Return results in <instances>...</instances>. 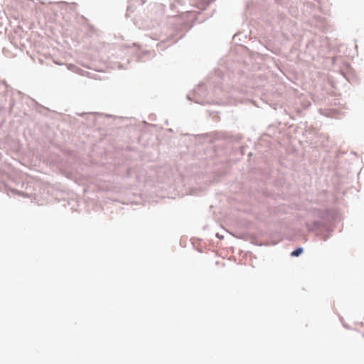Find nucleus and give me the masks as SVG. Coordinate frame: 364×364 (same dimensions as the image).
<instances>
[{
  "mask_svg": "<svg viewBox=\"0 0 364 364\" xmlns=\"http://www.w3.org/2000/svg\"><path fill=\"white\" fill-rule=\"evenodd\" d=\"M335 220H336V217L333 218H331V220H329L326 223L323 224L322 225V229H321V232H325L326 233V235H328L330 236L331 234L333 232L334 228H335Z\"/></svg>",
  "mask_w": 364,
  "mask_h": 364,
  "instance_id": "39448f33",
  "label": "nucleus"
},
{
  "mask_svg": "<svg viewBox=\"0 0 364 364\" xmlns=\"http://www.w3.org/2000/svg\"><path fill=\"white\" fill-rule=\"evenodd\" d=\"M138 60L141 61L142 60V57L139 58Z\"/></svg>",
  "mask_w": 364,
  "mask_h": 364,
  "instance_id": "a211bd4d",
  "label": "nucleus"
},
{
  "mask_svg": "<svg viewBox=\"0 0 364 364\" xmlns=\"http://www.w3.org/2000/svg\"><path fill=\"white\" fill-rule=\"evenodd\" d=\"M310 215L314 218L315 220L311 224L309 222H305V226L307 228L308 232H315L317 237L321 235L322 225L329 220L331 218L336 217L335 214L328 208L320 209V208H312L310 210Z\"/></svg>",
  "mask_w": 364,
  "mask_h": 364,
  "instance_id": "f03ea898",
  "label": "nucleus"
},
{
  "mask_svg": "<svg viewBox=\"0 0 364 364\" xmlns=\"http://www.w3.org/2000/svg\"><path fill=\"white\" fill-rule=\"evenodd\" d=\"M134 10H135V7L133 5L129 4L127 6V9L126 16L127 18L130 17V14L132 13H133L134 11Z\"/></svg>",
  "mask_w": 364,
  "mask_h": 364,
  "instance_id": "1a4fd4ad",
  "label": "nucleus"
},
{
  "mask_svg": "<svg viewBox=\"0 0 364 364\" xmlns=\"http://www.w3.org/2000/svg\"><path fill=\"white\" fill-rule=\"evenodd\" d=\"M225 79V72L220 68L215 69L214 73L208 77L206 83L203 82L199 83L192 92L187 95V99L203 105L213 103V100L208 98L207 85L213 86L214 95L219 97L220 93L225 92L224 88L221 87Z\"/></svg>",
  "mask_w": 364,
  "mask_h": 364,
  "instance_id": "f257e3e1",
  "label": "nucleus"
},
{
  "mask_svg": "<svg viewBox=\"0 0 364 364\" xmlns=\"http://www.w3.org/2000/svg\"><path fill=\"white\" fill-rule=\"evenodd\" d=\"M67 68L69 70H71L74 73H79L80 75H83V73L85 72L83 70L80 69V68L77 67L75 65L70 63L67 65Z\"/></svg>",
  "mask_w": 364,
  "mask_h": 364,
  "instance_id": "423d86ee",
  "label": "nucleus"
},
{
  "mask_svg": "<svg viewBox=\"0 0 364 364\" xmlns=\"http://www.w3.org/2000/svg\"><path fill=\"white\" fill-rule=\"evenodd\" d=\"M213 1V0H202L198 3V8L200 10H205V9Z\"/></svg>",
  "mask_w": 364,
  "mask_h": 364,
  "instance_id": "0eeeda50",
  "label": "nucleus"
},
{
  "mask_svg": "<svg viewBox=\"0 0 364 364\" xmlns=\"http://www.w3.org/2000/svg\"><path fill=\"white\" fill-rule=\"evenodd\" d=\"M276 3L280 5L283 4V0H275Z\"/></svg>",
  "mask_w": 364,
  "mask_h": 364,
  "instance_id": "2eb2a0df",
  "label": "nucleus"
},
{
  "mask_svg": "<svg viewBox=\"0 0 364 364\" xmlns=\"http://www.w3.org/2000/svg\"><path fill=\"white\" fill-rule=\"evenodd\" d=\"M304 252V248L302 247H296L290 254L293 257H297Z\"/></svg>",
  "mask_w": 364,
  "mask_h": 364,
  "instance_id": "6e6552de",
  "label": "nucleus"
},
{
  "mask_svg": "<svg viewBox=\"0 0 364 364\" xmlns=\"http://www.w3.org/2000/svg\"><path fill=\"white\" fill-rule=\"evenodd\" d=\"M183 35H184V33L180 35L179 37H178L177 39L175 41V42H177L179 39L182 38Z\"/></svg>",
  "mask_w": 364,
  "mask_h": 364,
  "instance_id": "dca6fc26",
  "label": "nucleus"
},
{
  "mask_svg": "<svg viewBox=\"0 0 364 364\" xmlns=\"http://www.w3.org/2000/svg\"><path fill=\"white\" fill-rule=\"evenodd\" d=\"M216 237H217L218 238L220 239V240L224 238V236H223V235H220L219 233H217V234H216Z\"/></svg>",
  "mask_w": 364,
  "mask_h": 364,
  "instance_id": "4468645a",
  "label": "nucleus"
},
{
  "mask_svg": "<svg viewBox=\"0 0 364 364\" xmlns=\"http://www.w3.org/2000/svg\"><path fill=\"white\" fill-rule=\"evenodd\" d=\"M242 33H238V34H235V35H234V36H233V40H234V41H236V38H237V37H239V36H242Z\"/></svg>",
  "mask_w": 364,
  "mask_h": 364,
  "instance_id": "ddd939ff",
  "label": "nucleus"
},
{
  "mask_svg": "<svg viewBox=\"0 0 364 364\" xmlns=\"http://www.w3.org/2000/svg\"><path fill=\"white\" fill-rule=\"evenodd\" d=\"M174 22L173 24L175 25L174 28V35L177 36L179 34V32H182L185 31L187 32L188 30H190L193 26V23H190L188 21H183L181 18H175L173 19ZM169 38H173V33H171L169 36Z\"/></svg>",
  "mask_w": 364,
  "mask_h": 364,
  "instance_id": "7ed1b4c3",
  "label": "nucleus"
},
{
  "mask_svg": "<svg viewBox=\"0 0 364 364\" xmlns=\"http://www.w3.org/2000/svg\"><path fill=\"white\" fill-rule=\"evenodd\" d=\"M201 137L203 138L204 142H207L209 144V145L210 146V149L213 150L214 153L215 154H218L216 146H218V144H214L217 140V137L213 136L209 134H202Z\"/></svg>",
  "mask_w": 364,
  "mask_h": 364,
  "instance_id": "20e7f679",
  "label": "nucleus"
},
{
  "mask_svg": "<svg viewBox=\"0 0 364 364\" xmlns=\"http://www.w3.org/2000/svg\"><path fill=\"white\" fill-rule=\"evenodd\" d=\"M189 16H190L189 20L195 21H198V23H202L203 21H204L206 19V18H203L201 20H199L198 17H196L195 14L193 13L189 14Z\"/></svg>",
  "mask_w": 364,
  "mask_h": 364,
  "instance_id": "9d476101",
  "label": "nucleus"
},
{
  "mask_svg": "<svg viewBox=\"0 0 364 364\" xmlns=\"http://www.w3.org/2000/svg\"><path fill=\"white\" fill-rule=\"evenodd\" d=\"M321 236H322V239H323V240L324 242H326L328 240L329 237H330L328 235H326H326H323L322 234Z\"/></svg>",
  "mask_w": 364,
  "mask_h": 364,
  "instance_id": "f8f14e48",
  "label": "nucleus"
},
{
  "mask_svg": "<svg viewBox=\"0 0 364 364\" xmlns=\"http://www.w3.org/2000/svg\"><path fill=\"white\" fill-rule=\"evenodd\" d=\"M216 103L218 104H228V105H232L233 104V102L232 100H229L228 101H223L222 100H220V101H218Z\"/></svg>",
  "mask_w": 364,
  "mask_h": 364,
  "instance_id": "9b49d317",
  "label": "nucleus"
},
{
  "mask_svg": "<svg viewBox=\"0 0 364 364\" xmlns=\"http://www.w3.org/2000/svg\"><path fill=\"white\" fill-rule=\"evenodd\" d=\"M14 191H15V193H18L20 196L23 194V192H21V191H16V190H14Z\"/></svg>",
  "mask_w": 364,
  "mask_h": 364,
  "instance_id": "f3484780",
  "label": "nucleus"
}]
</instances>
